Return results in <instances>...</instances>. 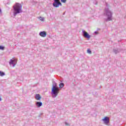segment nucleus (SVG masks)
I'll return each mask as SVG.
<instances>
[{
    "label": "nucleus",
    "instance_id": "1",
    "mask_svg": "<svg viewBox=\"0 0 126 126\" xmlns=\"http://www.w3.org/2000/svg\"><path fill=\"white\" fill-rule=\"evenodd\" d=\"M60 93V89L58 87V84L55 81H53L52 88L51 90V94L53 98H56L58 94Z\"/></svg>",
    "mask_w": 126,
    "mask_h": 126
},
{
    "label": "nucleus",
    "instance_id": "2",
    "mask_svg": "<svg viewBox=\"0 0 126 126\" xmlns=\"http://www.w3.org/2000/svg\"><path fill=\"white\" fill-rule=\"evenodd\" d=\"M13 8L14 10V16H16L17 14L22 12V5L18 2H16L15 4L13 6Z\"/></svg>",
    "mask_w": 126,
    "mask_h": 126
},
{
    "label": "nucleus",
    "instance_id": "3",
    "mask_svg": "<svg viewBox=\"0 0 126 126\" xmlns=\"http://www.w3.org/2000/svg\"><path fill=\"white\" fill-rule=\"evenodd\" d=\"M104 14L107 17V18L104 19V21L105 22H109V21H112V17H113V13L109 9V8L106 7L105 8Z\"/></svg>",
    "mask_w": 126,
    "mask_h": 126
},
{
    "label": "nucleus",
    "instance_id": "4",
    "mask_svg": "<svg viewBox=\"0 0 126 126\" xmlns=\"http://www.w3.org/2000/svg\"><path fill=\"white\" fill-rule=\"evenodd\" d=\"M83 36L84 38H86L88 40H89L91 38V35L88 34V32H86L85 30H82Z\"/></svg>",
    "mask_w": 126,
    "mask_h": 126
},
{
    "label": "nucleus",
    "instance_id": "5",
    "mask_svg": "<svg viewBox=\"0 0 126 126\" xmlns=\"http://www.w3.org/2000/svg\"><path fill=\"white\" fill-rule=\"evenodd\" d=\"M102 121L103 122L104 125H108L110 123V119H109V117L107 116L102 119Z\"/></svg>",
    "mask_w": 126,
    "mask_h": 126
},
{
    "label": "nucleus",
    "instance_id": "6",
    "mask_svg": "<svg viewBox=\"0 0 126 126\" xmlns=\"http://www.w3.org/2000/svg\"><path fill=\"white\" fill-rule=\"evenodd\" d=\"M16 63H17V60H16V59H14V60L11 59L10 60L9 64H12L13 67L15 66V64H16Z\"/></svg>",
    "mask_w": 126,
    "mask_h": 126
},
{
    "label": "nucleus",
    "instance_id": "7",
    "mask_svg": "<svg viewBox=\"0 0 126 126\" xmlns=\"http://www.w3.org/2000/svg\"><path fill=\"white\" fill-rule=\"evenodd\" d=\"M39 35L40 37H46L47 36V32L45 31L40 32L39 33Z\"/></svg>",
    "mask_w": 126,
    "mask_h": 126
},
{
    "label": "nucleus",
    "instance_id": "8",
    "mask_svg": "<svg viewBox=\"0 0 126 126\" xmlns=\"http://www.w3.org/2000/svg\"><path fill=\"white\" fill-rule=\"evenodd\" d=\"M122 51H123V49H121V48H117V49H113V52L114 53H115V54L116 55H117V54H119V53H120V52H122Z\"/></svg>",
    "mask_w": 126,
    "mask_h": 126
},
{
    "label": "nucleus",
    "instance_id": "9",
    "mask_svg": "<svg viewBox=\"0 0 126 126\" xmlns=\"http://www.w3.org/2000/svg\"><path fill=\"white\" fill-rule=\"evenodd\" d=\"M35 105L37 108H40V107H42V106H43V103L41 101H36Z\"/></svg>",
    "mask_w": 126,
    "mask_h": 126
},
{
    "label": "nucleus",
    "instance_id": "10",
    "mask_svg": "<svg viewBox=\"0 0 126 126\" xmlns=\"http://www.w3.org/2000/svg\"><path fill=\"white\" fill-rule=\"evenodd\" d=\"M60 5L61 6L63 5L61 1H59V3H53V6H54V7H59Z\"/></svg>",
    "mask_w": 126,
    "mask_h": 126
},
{
    "label": "nucleus",
    "instance_id": "11",
    "mask_svg": "<svg viewBox=\"0 0 126 126\" xmlns=\"http://www.w3.org/2000/svg\"><path fill=\"white\" fill-rule=\"evenodd\" d=\"M35 98L36 100H37L38 101H40L41 99H42V97H41V95L40 94H36L35 96Z\"/></svg>",
    "mask_w": 126,
    "mask_h": 126
},
{
    "label": "nucleus",
    "instance_id": "12",
    "mask_svg": "<svg viewBox=\"0 0 126 126\" xmlns=\"http://www.w3.org/2000/svg\"><path fill=\"white\" fill-rule=\"evenodd\" d=\"M5 75V73L2 72V71H0V76H4Z\"/></svg>",
    "mask_w": 126,
    "mask_h": 126
},
{
    "label": "nucleus",
    "instance_id": "13",
    "mask_svg": "<svg viewBox=\"0 0 126 126\" xmlns=\"http://www.w3.org/2000/svg\"><path fill=\"white\" fill-rule=\"evenodd\" d=\"M60 88H63L64 86V84L63 83H61L59 84Z\"/></svg>",
    "mask_w": 126,
    "mask_h": 126
},
{
    "label": "nucleus",
    "instance_id": "14",
    "mask_svg": "<svg viewBox=\"0 0 126 126\" xmlns=\"http://www.w3.org/2000/svg\"><path fill=\"white\" fill-rule=\"evenodd\" d=\"M5 47H4V46H2V45H0V50H1L2 51H3V50H4Z\"/></svg>",
    "mask_w": 126,
    "mask_h": 126
},
{
    "label": "nucleus",
    "instance_id": "15",
    "mask_svg": "<svg viewBox=\"0 0 126 126\" xmlns=\"http://www.w3.org/2000/svg\"><path fill=\"white\" fill-rule=\"evenodd\" d=\"M87 53H88V54H92V51H91V50H90V49H88Z\"/></svg>",
    "mask_w": 126,
    "mask_h": 126
},
{
    "label": "nucleus",
    "instance_id": "16",
    "mask_svg": "<svg viewBox=\"0 0 126 126\" xmlns=\"http://www.w3.org/2000/svg\"><path fill=\"white\" fill-rule=\"evenodd\" d=\"M60 3V1L59 0H54V2L53 3Z\"/></svg>",
    "mask_w": 126,
    "mask_h": 126
},
{
    "label": "nucleus",
    "instance_id": "17",
    "mask_svg": "<svg viewBox=\"0 0 126 126\" xmlns=\"http://www.w3.org/2000/svg\"><path fill=\"white\" fill-rule=\"evenodd\" d=\"M39 19H40V20H41V21H44V20H45V18H44L42 17H40Z\"/></svg>",
    "mask_w": 126,
    "mask_h": 126
},
{
    "label": "nucleus",
    "instance_id": "18",
    "mask_svg": "<svg viewBox=\"0 0 126 126\" xmlns=\"http://www.w3.org/2000/svg\"><path fill=\"white\" fill-rule=\"evenodd\" d=\"M61 2H63V3H65V2H66V0H61Z\"/></svg>",
    "mask_w": 126,
    "mask_h": 126
},
{
    "label": "nucleus",
    "instance_id": "19",
    "mask_svg": "<svg viewBox=\"0 0 126 126\" xmlns=\"http://www.w3.org/2000/svg\"><path fill=\"white\" fill-rule=\"evenodd\" d=\"M43 115V113H40L39 115H38V118H40L41 116Z\"/></svg>",
    "mask_w": 126,
    "mask_h": 126
},
{
    "label": "nucleus",
    "instance_id": "20",
    "mask_svg": "<svg viewBox=\"0 0 126 126\" xmlns=\"http://www.w3.org/2000/svg\"><path fill=\"white\" fill-rule=\"evenodd\" d=\"M65 126H69V124L67 123V122H65Z\"/></svg>",
    "mask_w": 126,
    "mask_h": 126
},
{
    "label": "nucleus",
    "instance_id": "21",
    "mask_svg": "<svg viewBox=\"0 0 126 126\" xmlns=\"http://www.w3.org/2000/svg\"><path fill=\"white\" fill-rule=\"evenodd\" d=\"M94 34H98V32L97 31H95L94 32Z\"/></svg>",
    "mask_w": 126,
    "mask_h": 126
},
{
    "label": "nucleus",
    "instance_id": "22",
    "mask_svg": "<svg viewBox=\"0 0 126 126\" xmlns=\"http://www.w3.org/2000/svg\"><path fill=\"white\" fill-rule=\"evenodd\" d=\"M106 7H109V4H108L107 3H106Z\"/></svg>",
    "mask_w": 126,
    "mask_h": 126
},
{
    "label": "nucleus",
    "instance_id": "23",
    "mask_svg": "<svg viewBox=\"0 0 126 126\" xmlns=\"http://www.w3.org/2000/svg\"><path fill=\"white\" fill-rule=\"evenodd\" d=\"M0 13H1V9L0 8Z\"/></svg>",
    "mask_w": 126,
    "mask_h": 126
},
{
    "label": "nucleus",
    "instance_id": "24",
    "mask_svg": "<svg viewBox=\"0 0 126 126\" xmlns=\"http://www.w3.org/2000/svg\"><path fill=\"white\" fill-rule=\"evenodd\" d=\"M64 14H65V12L63 13V15H64Z\"/></svg>",
    "mask_w": 126,
    "mask_h": 126
},
{
    "label": "nucleus",
    "instance_id": "25",
    "mask_svg": "<svg viewBox=\"0 0 126 126\" xmlns=\"http://www.w3.org/2000/svg\"><path fill=\"white\" fill-rule=\"evenodd\" d=\"M1 98L0 97V101H1Z\"/></svg>",
    "mask_w": 126,
    "mask_h": 126
},
{
    "label": "nucleus",
    "instance_id": "26",
    "mask_svg": "<svg viewBox=\"0 0 126 126\" xmlns=\"http://www.w3.org/2000/svg\"><path fill=\"white\" fill-rule=\"evenodd\" d=\"M98 2H95V4H97Z\"/></svg>",
    "mask_w": 126,
    "mask_h": 126
},
{
    "label": "nucleus",
    "instance_id": "27",
    "mask_svg": "<svg viewBox=\"0 0 126 126\" xmlns=\"http://www.w3.org/2000/svg\"><path fill=\"white\" fill-rule=\"evenodd\" d=\"M54 1H55V0H54Z\"/></svg>",
    "mask_w": 126,
    "mask_h": 126
}]
</instances>
